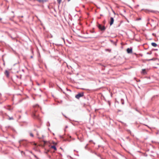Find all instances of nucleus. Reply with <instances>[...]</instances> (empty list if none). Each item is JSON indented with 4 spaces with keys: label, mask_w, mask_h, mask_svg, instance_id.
<instances>
[{
    "label": "nucleus",
    "mask_w": 159,
    "mask_h": 159,
    "mask_svg": "<svg viewBox=\"0 0 159 159\" xmlns=\"http://www.w3.org/2000/svg\"><path fill=\"white\" fill-rule=\"evenodd\" d=\"M127 51L128 53H132V49L131 48H128L127 49Z\"/></svg>",
    "instance_id": "5"
},
{
    "label": "nucleus",
    "mask_w": 159,
    "mask_h": 159,
    "mask_svg": "<svg viewBox=\"0 0 159 159\" xmlns=\"http://www.w3.org/2000/svg\"><path fill=\"white\" fill-rule=\"evenodd\" d=\"M141 73L143 74H147V72L146 71L145 69H142V71L141 72Z\"/></svg>",
    "instance_id": "8"
},
{
    "label": "nucleus",
    "mask_w": 159,
    "mask_h": 159,
    "mask_svg": "<svg viewBox=\"0 0 159 159\" xmlns=\"http://www.w3.org/2000/svg\"><path fill=\"white\" fill-rule=\"evenodd\" d=\"M152 35H155V34H154H154L153 33L152 34Z\"/></svg>",
    "instance_id": "37"
},
{
    "label": "nucleus",
    "mask_w": 159,
    "mask_h": 159,
    "mask_svg": "<svg viewBox=\"0 0 159 159\" xmlns=\"http://www.w3.org/2000/svg\"><path fill=\"white\" fill-rule=\"evenodd\" d=\"M68 126L67 125L66 126V127H65V128L66 129V128H68Z\"/></svg>",
    "instance_id": "29"
},
{
    "label": "nucleus",
    "mask_w": 159,
    "mask_h": 159,
    "mask_svg": "<svg viewBox=\"0 0 159 159\" xmlns=\"http://www.w3.org/2000/svg\"><path fill=\"white\" fill-rule=\"evenodd\" d=\"M141 20V18H138L137 19H136V20Z\"/></svg>",
    "instance_id": "25"
},
{
    "label": "nucleus",
    "mask_w": 159,
    "mask_h": 159,
    "mask_svg": "<svg viewBox=\"0 0 159 159\" xmlns=\"http://www.w3.org/2000/svg\"><path fill=\"white\" fill-rule=\"evenodd\" d=\"M44 136H43V135H42V138H41V137H39V136H38V138L39 139H41V138L43 139V138H44Z\"/></svg>",
    "instance_id": "18"
},
{
    "label": "nucleus",
    "mask_w": 159,
    "mask_h": 159,
    "mask_svg": "<svg viewBox=\"0 0 159 159\" xmlns=\"http://www.w3.org/2000/svg\"><path fill=\"white\" fill-rule=\"evenodd\" d=\"M121 104L123 105L124 104V100L123 99H121Z\"/></svg>",
    "instance_id": "14"
},
{
    "label": "nucleus",
    "mask_w": 159,
    "mask_h": 159,
    "mask_svg": "<svg viewBox=\"0 0 159 159\" xmlns=\"http://www.w3.org/2000/svg\"><path fill=\"white\" fill-rule=\"evenodd\" d=\"M100 158L101 159H104V158H103L102 157H100Z\"/></svg>",
    "instance_id": "30"
},
{
    "label": "nucleus",
    "mask_w": 159,
    "mask_h": 159,
    "mask_svg": "<svg viewBox=\"0 0 159 159\" xmlns=\"http://www.w3.org/2000/svg\"><path fill=\"white\" fill-rule=\"evenodd\" d=\"M68 2H69L70 0H67Z\"/></svg>",
    "instance_id": "38"
},
{
    "label": "nucleus",
    "mask_w": 159,
    "mask_h": 159,
    "mask_svg": "<svg viewBox=\"0 0 159 159\" xmlns=\"http://www.w3.org/2000/svg\"><path fill=\"white\" fill-rule=\"evenodd\" d=\"M151 45L154 47H156L157 46V44L155 43L152 42L151 43Z\"/></svg>",
    "instance_id": "9"
},
{
    "label": "nucleus",
    "mask_w": 159,
    "mask_h": 159,
    "mask_svg": "<svg viewBox=\"0 0 159 159\" xmlns=\"http://www.w3.org/2000/svg\"><path fill=\"white\" fill-rule=\"evenodd\" d=\"M98 28L102 31H104L106 29L104 25H102L101 24H98Z\"/></svg>",
    "instance_id": "3"
},
{
    "label": "nucleus",
    "mask_w": 159,
    "mask_h": 159,
    "mask_svg": "<svg viewBox=\"0 0 159 159\" xmlns=\"http://www.w3.org/2000/svg\"><path fill=\"white\" fill-rule=\"evenodd\" d=\"M105 51H108L109 52H111V49H105Z\"/></svg>",
    "instance_id": "13"
},
{
    "label": "nucleus",
    "mask_w": 159,
    "mask_h": 159,
    "mask_svg": "<svg viewBox=\"0 0 159 159\" xmlns=\"http://www.w3.org/2000/svg\"><path fill=\"white\" fill-rule=\"evenodd\" d=\"M51 148L54 149L55 150H57V148L55 145L52 146H51Z\"/></svg>",
    "instance_id": "10"
},
{
    "label": "nucleus",
    "mask_w": 159,
    "mask_h": 159,
    "mask_svg": "<svg viewBox=\"0 0 159 159\" xmlns=\"http://www.w3.org/2000/svg\"><path fill=\"white\" fill-rule=\"evenodd\" d=\"M151 12H153L154 13H156V12H157L159 13V12L157 11H151Z\"/></svg>",
    "instance_id": "21"
},
{
    "label": "nucleus",
    "mask_w": 159,
    "mask_h": 159,
    "mask_svg": "<svg viewBox=\"0 0 159 159\" xmlns=\"http://www.w3.org/2000/svg\"><path fill=\"white\" fill-rule=\"evenodd\" d=\"M155 50H157V49H156Z\"/></svg>",
    "instance_id": "43"
},
{
    "label": "nucleus",
    "mask_w": 159,
    "mask_h": 159,
    "mask_svg": "<svg viewBox=\"0 0 159 159\" xmlns=\"http://www.w3.org/2000/svg\"><path fill=\"white\" fill-rule=\"evenodd\" d=\"M57 0V1L59 5L60 4L62 0Z\"/></svg>",
    "instance_id": "12"
},
{
    "label": "nucleus",
    "mask_w": 159,
    "mask_h": 159,
    "mask_svg": "<svg viewBox=\"0 0 159 159\" xmlns=\"http://www.w3.org/2000/svg\"><path fill=\"white\" fill-rule=\"evenodd\" d=\"M110 41L111 42H113V41L112 40H110Z\"/></svg>",
    "instance_id": "33"
},
{
    "label": "nucleus",
    "mask_w": 159,
    "mask_h": 159,
    "mask_svg": "<svg viewBox=\"0 0 159 159\" xmlns=\"http://www.w3.org/2000/svg\"><path fill=\"white\" fill-rule=\"evenodd\" d=\"M34 157H36V158H37V156H36V155H34Z\"/></svg>",
    "instance_id": "32"
},
{
    "label": "nucleus",
    "mask_w": 159,
    "mask_h": 159,
    "mask_svg": "<svg viewBox=\"0 0 159 159\" xmlns=\"http://www.w3.org/2000/svg\"><path fill=\"white\" fill-rule=\"evenodd\" d=\"M8 36H9V37H10L11 38V36H11V35L10 34H8Z\"/></svg>",
    "instance_id": "26"
},
{
    "label": "nucleus",
    "mask_w": 159,
    "mask_h": 159,
    "mask_svg": "<svg viewBox=\"0 0 159 159\" xmlns=\"http://www.w3.org/2000/svg\"><path fill=\"white\" fill-rule=\"evenodd\" d=\"M62 114L63 115V116H64L66 118L67 117L65 115H64L62 113Z\"/></svg>",
    "instance_id": "27"
},
{
    "label": "nucleus",
    "mask_w": 159,
    "mask_h": 159,
    "mask_svg": "<svg viewBox=\"0 0 159 159\" xmlns=\"http://www.w3.org/2000/svg\"><path fill=\"white\" fill-rule=\"evenodd\" d=\"M12 69L14 70V72L15 73H18L19 71V67L18 65H17L16 66H15V64L14 66L12 68Z\"/></svg>",
    "instance_id": "2"
},
{
    "label": "nucleus",
    "mask_w": 159,
    "mask_h": 159,
    "mask_svg": "<svg viewBox=\"0 0 159 159\" xmlns=\"http://www.w3.org/2000/svg\"><path fill=\"white\" fill-rule=\"evenodd\" d=\"M63 141H68L69 142L70 141V140H69L68 139H64L63 140Z\"/></svg>",
    "instance_id": "16"
},
{
    "label": "nucleus",
    "mask_w": 159,
    "mask_h": 159,
    "mask_svg": "<svg viewBox=\"0 0 159 159\" xmlns=\"http://www.w3.org/2000/svg\"><path fill=\"white\" fill-rule=\"evenodd\" d=\"M88 145V144H86V145L85 146V147H84V148L86 149H87V146Z\"/></svg>",
    "instance_id": "22"
},
{
    "label": "nucleus",
    "mask_w": 159,
    "mask_h": 159,
    "mask_svg": "<svg viewBox=\"0 0 159 159\" xmlns=\"http://www.w3.org/2000/svg\"><path fill=\"white\" fill-rule=\"evenodd\" d=\"M33 57V56H31L30 57V58H32Z\"/></svg>",
    "instance_id": "34"
},
{
    "label": "nucleus",
    "mask_w": 159,
    "mask_h": 159,
    "mask_svg": "<svg viewBox=\"0 0 159 159\" xmlns=\"http://www.w3.org/2000/svg\"><path fill=\"white\" fill-rule=\"evenodd\" d=\"M9 119L10 120H13V117H9Z\"/></svg>",
    "instance_id": "23"
},
{
    "label": "nucleus",
    "mask_w": 159,
    "mask_h": 159,
    "mask_svg": "<svg viewBox=\"0 0 159 159\" xmlns=\"http://www.w3.org/2000/svg\"><path fill=\"white\" fill-rule=\"evenodd\" d=\"M30 135L32 137H33L34 136V134L31 132L30 133Z\"/></svg>",
    "instance_id": "15"
},
{
    "label": "nucleus",
    "mask_w": 159,
    "mask_h": 159,
    "mask_svg": "<svg viewBox=\"0 0 159 159\" xmlns=\"http://www.w3.org/2000/svg\"><path fill=\"white\" fill-rule=\"evenodd\" d=\"M84 93L83 92L79 93L78 94L75 96V98L77 99H79V98L84 96Z\"/></svg>",
    "instance_id": "4"
},
{
    "label": "nucleus",
    "mask_w": 159,
    "mask_h": 159,
    "mask_svg": "<svg viewBox=\"0 0 159 159\" xmlns=\"http://www.w3.org/2000/svg\"><path fill=\"white\" fill-rule=\"evenodd\" d=\"M60 138L62 139H63V137H62V136H60Z\"/></svg>",
    "instance_id": "28"
},
{
    "label": "nucleus",
    "mask_w": 159,
    "mask_h": 159,
    "mask_svg": "<svg viewBox=\"0 0 159 159\" xmlns=\"http://www.w3.org/2000/svg\"><path fill=\"white\" fill-rule=\"evenodd\" d=\"M11 38L13 40H14L15 39V38L13 37L12 36H11Z\"/></svg>",
    "instance_id": "24"
},
{
    "label": "nucleus",
    "mask_w": 159,
    "mask_h": 159,
    "mask_svg": "<svg viewBox=\"0 0 159 159\" xmlns=\"http://www.w3.org/2000/svg\"><path fill=\"white\" fill-rule=\"evenodd\" d=\"M92 141V140H90V141H89V142H91V141Z\"/></svg>",
    "instance_id": "36"
},
{
    "label": "nucleus",
    "mask_w": 159,
    "mask_h": 159,
    "mask_svg": "<svg viewBox=\"0 0 159 159\" xmlns=\"http://www.w3.org/2000/svg\"><path fill=\"white\" fill-rule=\"evenodd\" d=\"M16 77L17 78H19V79H21V76H18V75H16Z\"/></svg>",
    "instance_id": "19"
},
{
    "label": "nucleus",
    "mask_w": 159,
    "mask_h": 159,
    "mask_svg": "<svg viewBox=\"0 0 159 159\" xmlns=\"http://www.w3.org/2000/svg\"><path fill=\"white\" fill-rule=\"evenodd\" d=\"M100 16H102V15L101 14V15H100Z\"/></svg>",
    "instance_id": "40"
},
{
    "label": "nucleus",
    "mask_w": 159,
    "mask_h": 159,
    "mask_svg": "<svg viewBox=\"0 0 159 159\" xmlns=\"http://www.w3.org/2000/svg\"><path fill=\"white\" fill-rule=\"evenodd\" d=\"M95 154L98 157H101V155L99 154H97V153H95Z\"/></svg>",
    "instance_id": "17"
},
{
    "label": "nucleus",
    "mask_w": 159,
    "mask_h": 159,
    "mask_svg": "<svg viewBox=\"0 0 159 159\" xmlns=\"http://www.w3.org/2000/svg\"><path fill=\"white\" fill-rule=\"evenodd\" d=\"M156 59H157V58H152L151 59H147V60H146L147 61H153V60L154 61V60H155Z\"/></svg>",
    "instance_id": "11"
},
{
    "label": "nucleus",
    "mask_w": 159,
    "mask_h": 159,
    "mask_svg": "<svg viewBox=\"0 0 159 159\" xmlns=\"http://www.w3.org/2000/svg\"><path fill=\"white\" fill-rule=\"evenodd\" d=\"M2 18H0V20H2Z\"/></svg>",
    "instance_id": "39"
},
{
    "label": "nucleus",
    "mask_w": 159,
    "mask_h": 159,
    "mask_svg": "<svg viewBox=\"0 0 159 159\" xmlns=\"http://www.w3.org/2000/svg\"><path fill=\"white\" fill-rule=\"evenodd\" d=\"M88 38H91V37H89Z\"/></svg>",
    "instance_id": "41"
},
{
    "label": "nucleus",
    "mask_w": 159,
    "mask_h": 159,
    "mask_svg": "<svg viewBox=\"0 0 159 159\" xmlns=\"http://www.w3.org/2000/svg\"><path fill=\"white\" fill-rule=\"evenodd\" d=\"M37 136H38L39 135V134H38V132H37Z\"/></svg>",
    "instance_id": "31"
},
{
    "label": "nucleus",
    "mask_w": 159,
    "mask_h": 159,
    "mask_svg": "<svg viewBox=\"0 0 159 159\" xmlns=\"http://www.w3.org/2000/svg\"><path fill=\"white\" fill-rule=\"evenodd\" d=\"M62 39L64 41H65L64 39V38H62Z\"/></svg>",
    "instance_id": "35"
},
{
    "label": "nucleus",
    "mask_w": 159,
    "mask_h": 159,
    "mask_svg": "<svg viewBox=\"0 0 159 159\" xmlns=\"http://www.w3.org/2000/svg\"><path fill=\"white\" fill-rule=\"evenodd\" d=\"M152 53V52H147V54L148 55H151Z\"/></svg>",
    "instance_id": "20"
},
{
    "label": "nucleus",
    "mask_w": 159,
    "mask_h": 159,
    "mask_svg": "<svg viewBox=\"0 0 159 159\" xmlns=\"http://www.w3.org/2000/svg\"><path fill=\"white\" fill-rule=\"evenodd\" d=\"M4 74L8 78L9 77V72L8 70H6Z\"/></svg>",
    "instance_id": "7"
},
{
    "label": "nucleus",
    "mask_w": 159,
    "mask_h": 159,
    "mask_svg": "<svg viewBox=\"0 0 159 159\" xmlns=\"http://www.w3.org/2000/svg\"><path fill=\"white\" fill-rule=\"evenodd\" d=\"M70 138H71V136H70Z\"/></svg>",
    "instance_id": "42"
},
{
    "label": "nucleus",
    "mask_w": 159,
    "mask_h": 159,
    "mask_svg": "<svg viewBox=\"0 0 159 159\" xmlns=\"http://www.w3.org/2000/svg\"><path fill=\"white\" fill-rule=\"evenodd\" d=\"M114 19L113 17H111L110 18V25H112L114 23Z\"/></svg>",
    "instance_id": "6"
},
{
    "label": "nucleus",
    "mask_w": 159,
    "mask_h": 159,
    "mask_svg": "<svg viewBox=\"0 0 159 159\" xmlns=\"http://www.w3.org/2000/svg\"><path fill=\"white\" fill-rule=\"evenodd\" d=\"M34 107V111L33 112L32 114V116L33 118L34 119H38V114H37L36 113L37 111L36 110V107L39 108L40 107L39 105L38 104H36L35 105H34L33 106Z\"/></svg>",
    "instance_id": "1"
}]
</instances>
